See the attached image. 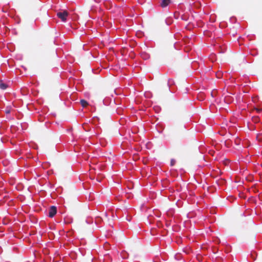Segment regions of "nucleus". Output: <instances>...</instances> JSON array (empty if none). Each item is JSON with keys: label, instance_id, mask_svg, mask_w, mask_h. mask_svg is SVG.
I'll return each instance as SVG.
<instances>
[{"label": "nucleus", "instance_id": "obj_1", "mask_svg": "<svg viewBox=\"0 0 262 262\" xmlns=\"http://www.w3.org/2000/svg\"><path fill=\"white\" fill-rule=\"evenodd\" d=\"M57 16L63 22H66L67 18L68 16V13L66 11L59 12L57 13Z\"/></svg>", "mask_w": 262, "mask_h": 262}, {"label": "nucleus", "instance_id": "obj_2", "mask_svg": "<svg viewBox=\"0 0 262 262\" xmlns=\"http://www.w3.org/2000/svg\"><path fill=\"white\" fill-rule=\"evenodd\" d=\"M57 213L56 207L54 206H52L50 207L49 210V216L53 217Z\"/></svg>", "mask_w": 262, "mask_h": 262}, {"label": "nucleus", "instance_id": "obj_3", "mask_svg": "<svg viewBox=\"0 0 262 262\" xmlns=\"http://www.w3.org/2000/svg\"><path fill=\"white\" fill-rule=\"evenodd\" d=\"M170 3V0H162L161 3L162 7L164 8L167 7Z\"/></svg>", "mask_w": 262, "mask_h": 262}, {"label": "nucleus", "instance_id": "obj_4", "mask_svg": "<svg viewBox=\"0 0 262 262\" xmlns=\"http://www.w3.org/2000/svg\"><path fill=\"white\" fill-rule=\"evenodd\" d=\"M8 87V85L7 84L4 83L2 82V81H0V88L2 89V90H6Z\"/></svg>", "mask_w": 262, "mask_h": 262}, {"label": "nucleus", "instance_id": "obj_5", "mask_svg": "<svg viewBox=\"0 0 262 262\" xmlns=\"http://www.w3.org/2000/svg\"><path fill=\"white\" fill-rule=\"evenodd\" d=\"M11 110H12V107L11 105L7 106H6V107L5 108V112L6 114H9L11 113Z\"/></svg>", "mask_w": 262, "mask_h": 262}, {"label": "nucleus", "instance_id": "obj_6", "mask_svg": "<svg viewBox=\"0 0 262 262\" xmlns=\"http://www.w3.org/2000/svg\"><path fill=\"white\" fill-rule=\"evenodd\" d=\"M141 56L144 59H148L149 57V55L148 54H146V53H142Z\"/></svg>", "mask_w": 262, "mask_h": 262}, {"label": "nucleus", "instance_id": "obj_7", "mask_svg": "<svg viewBox=\"0 0 262 262\" xmlns=\"http://www.w3.org/2000/svg\"><path fill=\"white\" fill-rule=\"evenodd\" d=\"M80 103L83 107H85L88 104V102L84 100H81Z\"/></svg>", "mask_w": 262, "mask_h": 262}, {"label": "nucleus", "instance_id": "obj_8", "mask_svg": "<svg viewBox=\"0 0 262 262\" xmlns=\"http://www.w3.org/2000/svg\"><path fill=\"white\" fill-rule=\"evenodd\" d=\"M176 163V161L173 159H172L170 161V164L171 166H173Z\"/></svg>", "mask_w": 262, "mask_h": 262}, {"label": "nucleus", "instance_id": "obj_9", "mask_svg": "<svg viewBox=\"0 0 262 262\" xmlns=\"http://www.w3.org/2000/svg\"><path fill=\"white\" fill-rule=\"evenodd\" d=\"M216 76L218 78H221V74L220 73H217L216 74Z\"/></svg>", "mask_w": 262, "mask_h": 262}, {"label": "nucleus", "instance_id": "obj_10", "mask_svg": "<svg viewBox=\"0 0 262 262\" xmlns=\"http://www.w3.org/2000/svg\"><path fill=\"white\" fill-rule=\"evenodd\" d=\"M177 14V13H174V17H176V18H177H177H178V17L176 16Z\"/></svg>", "mask_w": 262, "mask_h": 262}, {"label": "nucleus", "instance_id": "obj_11", "mask_svg": "<svg viewBox=\"0 0 262 262\" xmlns=\"http://www.w3.org/2000/svg\"><path fill=\"white\" fill-rule=\"evenodd\" d=\"M256 111H257V112H259L261 110L260 109L257 108Z\"/></svg>", "mask_w": 262, "mask_h": 262}, {"label": "nucleus", "instance_id": "obj_12", "mask_svg": "<svg viewBox=\"0 0 262 262\" xmlns=\"http://www.w3.org/2000/svg\"><path fill=\"white\" fill-rule=\"evenodd\" d=\"M122 256L123 257V258H127V257H125V256H123V255Z\"/></svg>", "mask_w": 262, "mask_h": 262}]
</instances>
